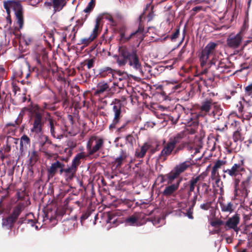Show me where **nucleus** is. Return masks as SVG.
<instances>
[{"mask_svg":"<svg viewBox=\"0 0 252 252\" xmlns=\"http://www.w3.org/2000/svg\"><path fill=\"white\" fill-rule=\"evenodd\" d=\"M239 220L240 219L239 217L236 215L229 218L225 224V228L226 230L228 229H233L235 231H237V225L239 222Z\"/></svg>","mask_w":252,"mask_h":252,"instance_id":"nucleus-14","label":"nucleus"},{"mask_svg":"<svg viewBox=\"0 0 252 252\" xmlns=\"http://www.w3.org/2000/svg\"><path fill=\"white\" fill-rule=\"evenodd\" d=\"M94 60L93 59L87 61V66L88 69H90L94 66Z\"/></svg>","mask_w":252,"mask_h":252,"instance_id":"nucleus-55","label":"nucleus"},{"mask_svg":"<svg viewBox=\"0 0 252 252\" xmlns=\"http://www.w3.org/2000/svg\"><path fill=\"white\" fill-rule=\"evenodd\" d=\"M105 19L108 20L113 26L117 25V21L114 19L113 16L108 15L105 17Z\"/></svg>","mask_w":252,"mask_h":252,"instance_id":"nucleus-49","label":"nucleus"},{"mask_svg":"<svg viewBox=\"0 0 252 252\" xmlns=\"http://www.w3.org/2000/svg\"><path fill=\"white\" fill-rule=\"evenodd\" d=\"M198 195H199L197 193L195 194V195H194L193 197V199H192V205L194 206L196 202V201L197 200V196Z\"/></svg>","mask_w":252,"mask_h":252,"instance_id":"nucleus-59","label":"nucleus"},{"mask_svg":"<svg viewBox=\"0 0 252 252\" xmlns=\"http://www.w3.org/2000/svg\"><path fill=\"white\" fill-rule=\"evenodd\" d=\"M30 143V139L26 135H23L20 139V149H22L24 145L26 146Z\"/></svg>","mask_w":252,"mask_h":252,"instance_id":"nucleus-39","label":"nucleus"},{"mask_svg":"<svg viewBox=\"0 0 252 252\" xmlns=\"http://www.w3.org/2000/svg\"><path fill=\"white\" fill-rule=\"evenodd\" d=\"M192 142V139L188 131H181L170 137L161 151L160 155L166 157L170 155L173 151L174 154H176Z\"/></svg>","mask_w":252,"mask_h":252,"instance_id":"nucleus-1","label":"nucleus"},{"mask_svg":"<svg viewBox=\"0 0 252 252\" xmlns=\"http://www.w3.org/2000/svg\"><path fill=\"white\" fill-rule=\"evenodd\" d=\"M192 212L190 210H189L188 211V213L187 214V216L190 219H193V216L192 215Z\"/></svg>","mask_w":252,"mask_h":252,"instance_id":"nucleus-61","label":"nucleus"},{"mask_svg":"<svg viewBox=\"0 0 252 252\" xmlns=\"http://www.w3.org/2000/svg\"><path fill=\"white\" fill-rule=\"evenodd\" d=\"M3 6L6 10L7 17H10L11 10L14 12L15 21L18 27V31L23 29L24 23V10L22 5L19 1L7 0L3 1Z\"/></svg>","mask_w":252,"mask_h":252,"instance_id":"nucleus-3","label":"nucleus"},{"mask_svg":"<svg viewBox=\"0 0 252 252\" xmlns=\"http://www.w3.org/2000/svg\"><path fill=\"white\" fill-rule=\"evenodd\" d=\"M224 164V162L222 160H218L216 162L212 168L218 170Z\"/></svg>","mask_w":252,"mask_h":252,"instance_id":"nucleus-47","label":"nucleus"},{"mask_svg":"<svg viewBox=\"0 0 252 252\" xmlns=\"http://www.w3.org/2000/svg\"><path fill=\"white\" fill-rule=\"evenodd\" d=\"M245 171L243 160H241L240 162L234 163L230 168L223 170L224 173L232 178H236L239 176H242Z\"/></svg>","mask_w":252,"mask_h":252,"instance_id":"nucleus-8","label":"nucleus"},{"mask_svg":"<svg viewBox=\"0 0 252 252\" xmlns=\"http://www.w3.org/2000/svg\"><path fill=\"white\" fill-rule=\"evenodd\" d=\"M230 127L232 128L234 131L235 130H241L242 128L240 126V123L237 121L234 120L231 124Z\"/></svg>","mask_w":252,"mask_h":252,"instance_id":"nucleus-44","label":"nucleus"},{"mask_svg":"<svg viewBox=\"0 0 252 252\" xmlns=\"http://www.w3.org/2000/svg\"><path fill=\"white\" fill-rule=\"evenodd\" d=\"M214 180H215V184L217 186L220 188V189H222V182L220 181V176L216 178V179Z\"/></svg>","mask_w":252,"mask_h":252,"instance_id":"nucleus-52","label":"nucleus"},{"mask_svg":"<svg viewBox=\"0 0 252 252\" xmlns=\"http://www.w3.org/2000/svg\"><path fill=\"white\" fill-rule=\"evenodd\" d=\"M180 181H178L176 184H173L167 186L162 192L163 195L168 196L172 195L179 188Z\"/></svg>","mask_w":252,"mask_h":252,"instance_id":"nucleus-18","label":"nucleus"},{"mask_svg":"<svg viewBox=\"0 0 252 252\" xmlns=\"http://www.w3.org/2000/svg\"><path fill=\"white\" fill-rule=\"evenodd\" d=\"M84 21L82 19H78L76 21V24L73 27L71 33L69 35V38H70L72 41L75 40L76 33L77 32L79 29L82 27Z\"/></svg>","mask_w":252,"mask_h":252,"instance_id":"nucleus-20","label":"nucleus"},{"mask_svg":"<svg viewBox=\"0 0 252 252\" xmlns=\"http://www.w3.org/2000/svg\"><path fill=\"white\" fill-rule=\"evenodd\" d=\"M202 9V7L200 6H195L192 8V11H194V13L193 14H195L197 12L201 10Z\"/></svg>","mask_w":252,"mask_h":252,"instance_id":"nucleus-57","label":"nucleus"},{"mask_svg":"<svg viewBox=\"0 0 252 252\" xmlns=\"http://www.w3.org/2000/svg\"><path fill=\"white\" fill-rule=\"evenodd\" d=\"M179 33L180 30L179 29H177L170 37L171 41H174L176 40V39L178 37Z\"/></svg>","mask_w":252,"mask_h":252,"instance_id":"nucleus-51","label":"nucleus"},{"mask_svg":"<svg viewBox=\"0 0 252 252\" xmlns=\"http://www.w3.org/2000/svg\"><path fill=\"white\" fill-rule=\"evenodd\" d=\"M47 115H48V117L47 118V120L49 122V126L51 135L55 138H58V136L56 135V132L55 130V125H56V122L50 117L48 113H47Z\"/></svg>","mask_w":252,"mask_h":252,"instance_id":"nucleus-30","label":"nucleus"},{"mask_svg":"<svg viewBox=\"0 0 252 252\" xmlns=\"http://www.w3.org/2000/svg\"><path fill=\"white\" fill-rule=\"evenodd\" d=\"M217 45V44L215 42H209L204 47L202 51H204L205 54L206 53L207 54H209L210 55H214L215 53Z\"/></svg>","mask_w":252,"mask_h":252,"instance_id":"nucleus-24","label":"nucleus"},{"mask_svg":"<svg viewBox=\"0 0 252 252\" xmlns=\"http://www.w3.org/2000/svg\"><path fill=\"white\" fill-rule=\"evenodd\" d=\"M30 122L32 126L31 131L39 134L42 132V127L44 125L43 120L44 110L38 105L32 106L29 109Z\"/></svg>","mask_w":252,"mask_h":252,"instance_id":"nucleus-2","label":"nucleus"},{"mask_svg":"<svg viewBox=\"0 0 252 252\" xmlns=\"http://www.w3.org/2000/svg\"><path fill=\"white\" fill-rule=\"evenodd\" d=\"M179 176L178 173L173 169L168 174L159 176V178L161 179V182H166L168 184H170Z\"/></svg>","mask_w":252,"mask_h":252,"instance_id":"nucleus-16","label":"nucleus"},{"mask_svg":"<svg viewBox=\"0 0 252 252\" xmlns=\"http://www.w3.org/2000/svg\"><path fill=\"white\" fill-rule=\"evenodd\" d=\"M223 224V221L220 220L213 221L211 222V225L212 226H216L217 225H221Z\"/></svg>","mask_w":252,"mask_h":252,"instance_id":"nucleus-54","label":"nucleus"},{"mask_svg":"<svg viewBox=\"0 0 252 252\" xmlns=\"http://www.w3.org/2000/svg\"><path fill=\"white\" fill-rule=\"evenodd\" d=\"M113 105L112 110L114 113V117L112 123L109 126V129L113 130L116 127L117 125L119 123L121 115V103L117 102L112 104Z\"/></svg>","mask_w":252,"mask_h":252,"instance_id":"nucleus-10","label":"nucleus"},{"mask_svg":"<svg viewBox=\"0 0 252 252\" xmlns=\"http://www.w3.org/2000/svg\"><path fill=\"white\" fill-rule=\"evenodd\" d=\"M29 156L31 163H35L38 159V152L35 150L32 151L30 153Z\"/></svg>","mask_w":252,"mask_h":252,"instance_id":"nucleus-37","label":"nucleus"},{"mask_svg":"<svg viewBox=\"0 0 252 252\" xmlns=\"http://www.w3.org/2000/svg\"><path fill=\"white\" fill-rule=\"evenodd\" d=\"M204 176L202 174V180H199L196 185L197 193L201 197L202 196L208 194L211 190L210 187L206 183H204Z\"/></svg>","mask_w":252,"mask_h":252,"instance_id":"nucleus-13","label":"nucleus"},{"mask_svg":"<svg viewBox=\"0 0 252 252\" xmlns=\"http://www.w3.org/2000/svg\"><path fill=\"white\" fill-rule=\"evenodd\" d=\"M109 91V86L108 84L104 82L99 83L97 85V89L95 92V95H99L104 92Z\"/></svg>","mask_w":252,"mask_h":252,"instance_id":"nucleus-25","label":"nucleus"},{"mask_svg":"<svg viewBox=\"0 0 252 252\" xmlns=\"http://www.w3.org/2000/svg\"><path fill=\"white\" fill-rule=\"evenodd\" d=\"M64 164L59 161H56L51 164L50 167L48 169V172L51 175H54L58 169L60 171L64 167Z\"/></svg>","mask_w":252,"mask_h":252,"instance_id":"nucleus-19","label":"nucleus"},{"mask_svg":"<svg viewBox=\"0 0 252 252\" xmlns=\"http://www.w3.org/2000/svg\"><path fill=\"white\" fill-rule=\"evenodd\" d=\"M201 180H202V174L192 177L189 181V189L188 191L189 195H190L191 193L194 191L195 188L196 187V185H197V183Z\"/></svg>","mask_w":252,"mask_h":252,"instance_id":"nucleus-17","label":"nucleus"},{"mask_svg":"<svg viewBox=\"0 0 252 252\" xmlns=\"http://www.w3.org/2000/svg\"><path fill=\"white\" fill-rule=\"evenodd\" d=\"M20 116H21V117L23 116V114L21 113H20L19 117L17 119V120L15 121V124L16 125H19L21 123V119L20 118Z\"/></svg>","mask_w":252,"mask_h":252,"instance_id":"nucleus-60","label":"nucleus"},{"mask_svg":"<svg viewBox=\"0 0 252 252\" xmlns=\"http://www.w3.org/2000/svg\"><path fill=\"white\" fill-rule=\"evenodd\" d=\"M233 141L236 142L238 141H242L244 139L243 134L242 133V128L241 130H235L234 131L232 135Z\"/></svg>","mask_w":252,"mask_h":252,"instance_id":"nucleus-36","label":"nucleus"},{"mask_svg":"<svg viewBox=\"0 0 252 252\" xmlns=\"http://www.w3.org/2000/svg\"><path fill=\"white\" fill-rule=\"evenodd\" d=\"M9 137L7 138L6 144L3 146V149L4 153H8L11 150V147L8 143Z\"/></svg>","mask_w":252,"mask_h":252,"instance_id":"nucleus-50","label":"nucleus"},{"mask_svg":"<svg viewBox=\"0 0 252 252\" xmlns=\"http://www.w3.org/2000/svg\"><path fill=\"white\" fill-rule=\"evenodd\" d=\"M122 55L127 58L130 67L137 71L141 75H143L144 72L142 70L141 63L135 51L132 52L124 51L122 53Z\"/></svg>","mask_w":252,"mask_h":252,"instance_id":"nucleus-5","label":"nucleus"},{"mask_svg":"<svg viewBox=\"0 0 252 252\" xmlns=\"http://www.w3.org/2000/svg\"><path fill=\"white\" fill-rule=\"evenodd\" d=\"M245 34V31L242 29L237 33L232 32L227 37L226 39L227 45L231 48L236 49L241 45Z\"/></svg>","mask_w":252,"mask_h":252,"instance_id":"nucleus-6","label":"nucleus"},{"mask_svg":"<svg viewBox=\"0 0 252 252\" xmlns=\"http://www.w3.org/2000/svg\"><path fill=\"white\" fill-rule=\"evenodd\" d=\"M53 6L56 11L61 10L66 4L65 0H53Z\"/></svg>","mask_w":252,"mask_h":252,"instance_id":"nucleus-31","label":"nucleus"},{"mask_svg":"<svg viewBox=\"0 0 252 252\" xmlns=\"http://www.w3.org/2000/svg\"><path fill=\"white\" fill-rule=\"evenodd\" d=\"M35 59L38 64H41V62L40 61V56L38 54H36Z\"/></svg>","mask_w":252,"mask_h":252,"instance_id":"nucleus-62","label":"nucleus"},{"mask_svg":"<svg viewBox=\"0 0 252 252\" xmlns=\"http://www.w3.org/2000/svg\"><path fill=\"white\" fill-rule=\"evenodd\" d=\"M230 116H235L237 117L238 118L241 119V120H242V122H243V123L244 122V121H245V119L244 118V117H243V116H238V115L237 114H236V113H232V114H231L230 115Z\"/></svg>","mask_w":252,"mask_h":252,"instance_id":"nucleus-58","label":"nucleus"},{"mask_svg":"<svg viewBox=\"0 0 252 252\" xmlns=\"http://www.w3.org/2000/svg\"><path fill=\"white\" fill-rule=\"evenodd\" d=\"M251 179V176H248L247 179L241 183L240 189L238 188L239 180H235L233 199L238 200L240 196L246 198L248 197L249 194L252 192V186L250 185V183Z\"/></svg>","mask_w":252,"mask_h":252,"instance_id":"nucleus-4","label":"nucleus"},{"mask_svg":"<svg viewBox=\"0 0 252 252\" xmlns=\"http://www.w3.org/2000/svg\"><path fill=\"white\" fill-rule=\"evenodd\" d=\"M77 169L71 165L70 166L60 171V174H63L66 181L72 180L75 175Z\"/></svg>","mask_w":252,"mask_h":252,"instance_id":"nucleus-15","label":"nucleus"},{"mask_svg":"<svg viewBox=\"0 0 252 252\" xmlns=\"http://www.w3.org/2000/svg\"><path fill=\"white\" fill-rule=\"evenodd\" d=\"M104 145L103 138L96 136L91 137L87 144V149L89 155H92L99 150Z\"/></svg>","mask_w":252,"mask_h":252,"instance_id":"nucleus-7","label":"nucleus"},{"mask_svg":"<svg viewBox=\"0 0 252 252\" xmlns=\"http://www.w3.org/2000/svg\"><path fill=\"white\" fill-rule=\"evenodd\" d=\"M94 36H93L91 35H90V36L88 38H85L81 39L80 40V43L81 44H83L85 46L88 45L90 42H91L92 41H93L94 39Z\"/></svg>","mask_w":252,"mask_h":252,"instance_id":"nucleus-41","label":"nucleus"},{"mask_svg":"<svg viewBox=\"0 0 252 252\" xmlns=\"http://www.w3.org/2000/svg\"><path fill=\"white\" fill-rule=\"evenodd\" d=\"M113 16L114 19L117 21V23L123 18L122 14L119 12L115 13Z\"/></svg>","mask_w":252,"mask_h":252,"instance_id":"nucleus-53","label":"nucleus"},{"mask_svg":"<svg viewBox=\"0 0 252 252\" xmlns=\"http://www.w3.org/2000/svg\"><path fill=\"white\" fill-rule=\"evenodd\" d=\"M62 34H63V37H62V41L63 42H65L66 40V34H65L64 33H63Z\"/></svg>","mask_w":252,"mask_h":252,"instance_id":"nucleus-64","label":"nucleus"},{"mask_svg":"<svg viewBox=\"0 0 252 252\" xmlns=\"http://www.w3.org/2000/svg\"><path fill=\"white\" fill-rule=\"evenodd\" d=\"M99 75L101 77H111L112 78L117 79V75L123 74L126 76L125 73L122 72L119 70H114L109 67H104L100 70Z\"/></svg>","mask_w":252,"mask_h":252,"instance_id":"nucleus-12","label":"nucleus"},{"mask_svg":"<svg viewBox=\"0 0 252 252\" xmlns=\"http://www.w3.org/2000/svg\"><path fill=\"white\" fill-rule=\"evenodd\" d=\"M124 51H127L125 49H123L120 51V53L119 56L116 55V56H114V57L115 58V59L116 61V63H117L118 65L120 67L125 66L127 62V58H125L122 55V53Z\"/></svg>","mask_w":252,"mask_h":252,"instance_id":"nucleus-23","label":"nucleus"},{"mask_svg":"<svg viewBox=\"0 0 252 252\" xmlns=\"http://www.w3.org/2000/svg\"><path fill=\"white\" fill-rule=\"evenodd\" d=\"M214 103L211 99H206L202 103L200 109L206 113L209 112L211 108L213 107Z\"/></svg>","mask_w":252,"mask_h":252,"instance_id":"nucleus-28","label":"nucleus"},{"mask_svg":"<svg viewBox=\"0 0 252 252\" xmlns=\"http://www.w3.org/2000/svg\"><path fill=\"white\" fill-rule=\"evenodd\" d=\"M150 148V145L148 143H145L140 148V150H137L135 153V156L137 158H142L144 157L147 151Z\"/></svg>","mask_w":252,"mask_h":252,"instance_id":"nucleus-27","label":"nucleus"},{"mask_svg":"<svg viewBox=\"0 0 252 252\" xmlns=\"http://www.w3.org/2000/svg\"><path fill=\"white\" fill-rule=\"evenodd\" d=\"M5 69L2 65H0V74L2 75L4 73Z\"/></svg>","mask_w":252,"mask_h":252,"instance_id":"nucleus-63","label":"nucleus"},{"mask_svg":"<svg viewBox=\"0 0 252 252\" xmlns=\"http://www.w3.org/2000/svg\"><path fill=\"white\" fill-rule=\"evenodd\" d=\"M220 177L219 173L217 170L212 168L211 174V178L212 180H214L216 178Z\"/></svg>","mask_w":252,"mask_h":252,"instance_id":"nucleus-48","label":"nucleus"},{"mask_svg":"<svg viewBox=\"0 0 252 252\" xmlns=\"http://www.w3.org/2000/svg\"><path fill=\"white\" fill-rule=\"evenodd\" d=\"M214 110L212 111V113L215 116V115L219 116L221 115L222 113V110L220 108V106L217 103H215L213 106Z\"/></svg>","mask_w":252,"mask_h":252,"instance_id":"nucleus-40","label":"nucleus"},{"mask_svg":"<svg viewBox=\"0 0 252 252\" xmlns=\"http://www.w3.org/2000/svg\"><path fill=\"white\" fill-rule=\"evenodd\" d=\"M126 158V156L124 155H121L119 157L116 158L114 162V164L116 165V167H120Z\"/></svg>","mask_w":252,"mask_h":252,"instance_id":"nucleus-38","label":"nucleus"},{"mask_svg":"<svg viewBox=\"0 0 252 252\" xmlns=\"http://www.w3.org/2000/svg\"><path fill=\"white\" fill-rule=\"evenodd\" d=\"M24 208V204L23 203H19L14 208L10 216L12 217L15 220H16Z\"/></svg>","mask_w":252,"mask_h":252,"instance_id":"nucleus-26","label":"nucleus"},{"mask_svg":"<svg viewBox=\"0 0 252 252\" xmlns=\"http://www.w3.org/2000/svg\"><path fill=\"white\" fill-rule=\"evenodd\" d=\"M16 220L10 215L2 220V226L7 229H11Z\"/></svg>","mask_w":252,"mask_h":252,"instance_id":"nucleus-22","label":"nucleus"},{"mask_svg":"<svg viewBox=\"0 0 252 252\" xmlns=\"http://www.w3.org/2000/svg\"><path fill=\"white\" fill-rule=\"evenodd\" d=\"M133 37L137 38V40H139V42L143 40L144 38V28L141 25H139L138 29L135 32L131 33L128 36H126L124 32L121 33L122 40L128 41Z\"/></svg>","mask_w":252,"mask_h":252,"instance_id":"nucleus-11","label":"nucleus"},{"mask_svg":"<svg viewBox=\"0 0 252 252\" xmlns=\"http://www.w3.org/2000/svg\"><path fill=\"white\" fill-rule=\"evenodd\" d=\"M126 223L129 225L132 226H139L141 225L139 221V217L136 215L127 218L126 220Z\"/></svg>","mask_w":252,"mask_h":252,"instance_id":"nucleus-29","label":"nucleus"},{"mask_svg":"<svg viewBox=\"0 0 252 252\" xmlns=\"http://www.w3.org/2000/svg\"><path fill=\"white\" fill-rule=\"evenodd\" d=\"M190 165V162L186 161L176 165L173 169L180 175L185 171L189 167Z\"/></svg>","mask_w":252,"mask_h":252,"instance_id":"nucleus-21","label":"nucleus"},{"mask_svg":"<svg viewBox=\"0 0 252 252\" xmlns=\"http://www.w3.org/2000/svg\"><path fill=\"white\" fill-rule=\"evenodd\" d=\"M212 204V201H207L201 204L200 207L201 209L207 211L209 210L211 208Z\"/></svg>","mask_w":252,"mask_h":252,"instance_id":"nucleus-45","label":"nucleus"},{"mask_svg":"<svg viewBox=\"0 0 252 252\" xmlns=\"http://www.w3.org/2000/svg\"><path fill=\"white\" fill-rule=\"evenodd\" d=\"M99 25V20L98 19H97L95 22V26L93 29V32L91 33V34L90 35L93 36H94V39H95L97 35Z\"/></svg>","mask_w":252,"mask_h":252,"instance_id":"nucleus-42","label":"nucleus"},{"mask_svg":"<svg viewBox=\"0 0 252 252\" xmlns=\"http://www.w3.org/2000/svg\"><path fill=\"white\" fill-rule=\"evenodd\" d=\"M210 56L212 55L206 53L205 54L204 51H201L199 56V61L200 62V65L202 67L204 66L208 63V60Z\"/></svg>","mask_w":252,"mask_h":252,"instance_id":"nucleus-32","label":"nucleus"},{"mask_svg":"<svg viewBox=\"0 0 252 252\" xmlns=\"http://www.w3.org/2000/svg\"><path fill=\"white\" fill-rule=\"evenodd\" d=\"M221 210L222 212L232 213L233 211V204L231 202L227 203H220Z\"/></svg>","mask_w":252,"mask_h":252,"instance_id":"nucleus-33","label":"nucleus"},{"mask_svg":"<svg viewBox=\"0 0 252 252\" xmlns=\"http://www.w3.org/2000/svg\"><path fill=\"white\" fill-rule=\"evenodd\" d=\"M94 6V1L91 0V1L88 3L87 7L84 10V11L86 13L90 12Z\"/></svg>","mask_w":252,"mask_h":252,"instance_id":"nucleus-43","label":"nucleus"},{"mask_svg":"<svg viewBox=\"0 0 252 252\" xmlns=\"http://www.w3.org/2000/svg\"><path fill=\"white\" fill-rule=\"evenodd\" d=\"M122 72L125 73V74H126V76H125L123 74V75L122 74H120V76L119 75H117V79H116V78H113V80H114V81L113 82L114 86H117L119 88H122L123 86V85L120 84L118 81H122L124 79H126L127 77V74L126 72H125L124 71H122Z\"/></svg>","mask_w":252,"mask_h":252,"instance_id":"nucleus-35","label":"nucleus"},{"mask_svg":"<svg viewBox=\"0 0 252 252\" xmlns=\"http://www.w3.org/2000/svg\"><path fill=\"white\" fill-rule=\"evenodd\" d=\"M246 95L250 97L252 96V83L245 88Z\"/></svg>","mask_w":252,"mask_h":252,"instance_id":"nucleus-46","label":"nucleus"},{"mask_svg":"<svg viewBox=\"0 0 252 252\" xmlns=\"http://www.w3.org/2000/svg\"><path fill=\"white\" fill-rule=\"evenodd\" d=\"M12 86L13 88V91L14 92L15 94L16 93V92L19 90V88L17 86L16 83L14 82L12 83Z\"/></svg>","mask_w":252,"mask_h":252,"instance_id":"nucleus-56","label":"nucleus"},{"mask_svg":"<svg viewBox=\"0 0 252 252\" xmlns=\"http://www.w3.org/2000/svg\"><path fill=\"white\" fill-rule=\"evenodd\" d=\"M210 67H212L215 74L219 75L220 73L228 72L229 68L222 61H215L214 59L208 63Z\"/></svg>","mask_w":252,"mask_h":252,"instance_id":"nucleus-9","label":"nucleus"},{"mask_svg":"<svg viewBox=\"0 0 252 252\" xmlns=\"http://www.w3.org/2000/svg\"><path fill=\"white\" fill-rule=\"evenodd\" d=\"M84 158V156L82 153L77 154L73 158L71 162V165L77 169L78 166L81 163V159Z\"/></svg>","mask_w":252,"mask_h":252,"instance_id":"nucleus-34","label":"nucleus"}]
</instances>
